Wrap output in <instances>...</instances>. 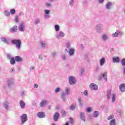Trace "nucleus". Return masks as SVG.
Instances as JSON below:
<instances>
[{
    "mask_svg": "<svg viewBox=\"0 0 125 125\" xmlns=\"http://www.w3.org/2000/svg\"><path fill=\"white\" fill-rule=\"evenodd\" d=\"M12 43L16 45L17 49L20 50L21 49V40L19 39H13L11 41Z\"/></svg>",
    "mask_w": 125,
    "mask_h": 125,
    "instance_id": "obj_1",
    "label": "nucleus"
},
{
    "mask_svg": "<svg viewBox=\"0 0 125 125\" xmlns=\"http://www.w3.org/2000/svg\"><path fill=\"white\" fill-rule=\"evenodd\" d=\"M21 125H24L28 121V116L26 114H23L21 116Z\"/></svg>",
    "mask_w": 125,
    "mask_h": 125,
    "instance_id": "obj_2",
    "label": "nucleus"
},
{
    "mask_svg": "<svg viewBox=\"0 0 125 125\" xmlns=\"http://www.w3.org/2000/svg\"><path fill=\"white\" fill-rule=\"evenodd\" d=\"M103 28V25L101 24H97L95 27V30L96 31V32L98 34H100L101 33V31H102V28Z\"/></svg>",
    "mask_w": 125,
    "mask_h": 125,
    "instance_id": "obj_3",
    "label": "nucleus"
},
{
    "mask_svg": "<svg viewBox=\"0 0 125 125\" xmlns=\"http://www.w3.org/2000/svg\"><path fill=\"white\" fill-rule=\"evenodd\" d=\"M69 83L71 85H73V84H75L76 83V78L75 77L73 76H71L69 78Z\"/></svg>",
    "mask_w": 125,
    "mask_h": 125,
    "instance_id": "obj_4",
    "label": "nucleus"
},
{
    "mask_svg": "<svg viewBox=\"0 0 125 125\" xmlns=\"http://www.w3.org/2000/svg\"><path fill=\"white\" fill-rule=\"evenodd\" d=\"M65 37V33L62 31H60L56 35V38L57 39H60V38H64Z\"/></svg>",
    "mask_w": 125,
    "mask_h": 125,
    "instance_id": "obj_5",
    "label": "nucleus"
},
{
    "mask_svg": "<svg viewBox=\"0 0 125 125\" xmlns=\"http://www.w3.org/2000/svg\"><path fill=\"white\" fill-rule=\"evenodd\" d=\"M8 87L9 88H12L13 87V85H14V81H13L12 80L9 79L8 80Z\"/></svg>",
    "mask_w": 125,
    "mask_h": 125,
    "instance_id": "obj_6",
    "label": "nucleus"
},
{
    "mask_svg": "<svg viewBox=\"0 0 125 125\" xmlns=\"http://www.w3.org/2000/svg\"><path fill=\"white\" fill-rule=\"evenodd\" d=\"M25 22L21 23L19 26V30L20 32H24V28H25Z\"/></svg>",
    "mask_w": 125,
    "mask_h": 125,
    "instance_id": "obj_7",
    "label": "nucleus"
},
{
    "mask_svg": "<svg viewBox=\"0 0 125 125\" xmlns=\"http://www.w3.org/2000/svg\"><path fill=\"white\" fill-rule=\"evenodd\" d=\"M90 88H91L92 90H97L98 89V86L92 83L90 84Z\"/></svg>",
    "mask_w": 125,
    "mask_h": 125,
    "instance_id": "obj_8",
    "label": "nucleus"
},
{
    "mask_svg": "<svg viewBox=\"0 0 125 125\" xmlns=\"http://www.w3.org/2000/svg\"><path fill=\"white\" fill-rule=\"evenodd\" d=\"M37 117L40 119H43V118H45V114L43 112L41 111L37 114Z\"/></svg>",
    "mask_w": 125,
    "mask_h": 125,
    "instance_id": "obj_9",
    "label": "nucleus"
},
{
    "mask_svg": "<svg viewBox=\"0 0 125 125\" xmlns=\"http://www.w3.org/2000/svg\"><path fill=\"white\" fill-rule=\"evenodd\" d=\"M1 41L2 42H4V43H7V44L9 43V39L6 38L5 37H1Z\"/></svg>",
    "mask_w": 125,
    "mask_h": 125,
    "instance_id": "obj_10",
    "label": "nucleus"
},
{
    "mask_svg": "<svg viewBox=\"0 0 125 125\" xmlns=\"http://www.w3.org/2000/svg\"><path fill=\"white\" fill-rule=\"evenodd\" d=\"M44 13H45V15H44V18H45L46 19L49 18V13H50V11L47 9L45 10Z\"/></svg>",
    "mask_w": 125,
    "mask_h": 125,
    "instance_id": "obj_11",
    "label": "nucleus"
},
{
    "mask_svg": "<svg viewBox=\"0 0 125 125\" xmlns=\"http://www.w3.org/2000/svg\"><path fill=\"white\" fill-rule=\"evenodd\" d=\"M105 62H106V59L104 57H103L102 58H101L99 61L100 66H103Z\"/></svg>",
    "mask_w": 125,
    "mask_h": 125,
    "instance_id": "obj_12",
    "label": "nucleus"
},
{
    "mask_svg": "<svg viewBox=\"0 0 125 125\" xmlns=\"http://www.w3.org/2000/svg\"><path fill=\"white\" fill-rule=\"evenodd\" d=\"M68 53L69 56H74V55L75 54V49H74V48H70Z\"/></svg>",
    "mask_w": 125,
    "mask_h": 125,
    "instance_id": "obj_13",
    "label": "nucleus"
},
{
    "mask_svg": "<svg viewBox=\"0 0 125 125\" xmlns=\"http://www.w3.org/2000/svg\"><path fill=\"white\" fill-rule=\"evenodd\" d=\"M59 113H58V112H56L53 117L54 121H55V122H57V121H58V119H59Z\"/></svg>",
    "mask_w": 125,
    "mask_h": 125,
    "instance_id": "obj_14",
    "label": "nucleus"
},
{
    "mask_svg": "<svg viewBox=\"0 0 125 125\" xmlns=\"http://www.w3.org/2000/svg\"><path fill=\"white\" fill-rule=\"evenodd\" d=\"M113 63H119L120 62V58L115 57L112 58Z\"/></svg>",
    "mask_w": 125,
    "mask_h": 125,
    "instance_id": "obj_15",
    "label": "nucleus"
},
{
    "mask_svg": "<svg viewBox=\"0 0 125 125\" xmlns=\"http://www.w3.org/2000/svg\"><path fill=\"white\" fill-rule=\"evenodd\" d=\"M20 105L21 108V109H24V108H25V107H26V104H25V102H24V101L21 100L20 102Z\"/></svg>",
    "mask_w": 125,
    "mask_h": 125,
    "instance_id": "obj_16",
    "label": "nucleus"
},
{
    "mask_svg": "<svg viewBox=\"0 0 125 125\" xmlns=\"http://www.w3.org/2000/svg\"><path fill=\"white\" fill-rule=\"evenodd\" d=\"M15 60L16 62H22L23 61V60H22V58L17 56L15 57Z\"/></svg>",
    "mask_w": 125,
    "mask_h": 125,
    "instance_id": "obj_17",
    "label": "nucleus"
},
{
    "mask_svg": "<svg viewBox=\"0 0 125 125\" xmlns=\"http://www.w3.org/2000/svg\"><path fill=\"white\" fill-rule=\"evenodd\" d=\"M80 119H81L82 121H83V122H85V116H84V113L81 112L80 113Z\"/></svg>",
    "mask_w": 125,
    "mask_h": 125,
    "instance_id": "obj_18",
    "label": "nucleus"
},
{
    "mask_svg": "<svg viewBox=\"0 0 125 125\" xmlns=\"http://www.w3.org/2000/svg\"><path fill=\"white\" fill-rule=\"evenodd\" d=\"M112 4H113L112 3V2H108L105 5L106 9H111V7H112Z\"/></svg>",
    "mask_w": 125,
    "mask_h": 125,
    "instance_id": "obj_19",
    "label": "nucleus"
},
{
    "mask_svg": "<svg viewBox=\"0 0 125 125\" xmlns=\"http://www.w3.org/2000/svg\"><path fill=\"white\" fill-rule=\"evenodd\" d=\"M119 88L120 90L122 91V92H124V91H125V84H122L121 85L119 86Z\"/></svg>",
    "mask_w": 125,
    "mask_h": 125,
    "instance_id": "obj_20",
    "label": "nucleus"
},
{
    "mask_svg": "<svg viewBox=\"0 0 125 125\" xmlns=\"http://www.w3.org/2000/svg\"><path fill=\"white\" fill-rule=\"evenodd\" d=\"M67 94L65 93V92H62L61 94L62 99L63 101H66V96H67Z\"/></svg>",
    "mask_w": 125,
    "mask_h": 125,
    "instance_id": "obj_21",
    "label": "nucleus"
},
{
    "mask_svg": "<svg viewBox=\"0 0 125 125\" xmlns=\"http://www.w3.org/2000/svg\"><path fill=\"white\" fill-rule=\"evenodd\" d=\"M111 93H112V90H108L107 91V93H106L107 99H110V97L111 96Z\"/></svg>",
    "mask_w": 125,
    "mask_h": 125,
    "instance_id": "obj_22",
    "label": "nucleus"
},
{
    "mask_svg": "<svg viewBox=\"0 0 125 125\" xmlns=\"http://www.w3.org/2000/svg\"><path fill=\"white\" fill-rule=\"evenodd\" d=\"M47 103H48L47 101L46 100L42 101L40 104V107L42 108V107H43V106H44V105H46Z\"/></svg>",
    "mask_w": 125,
    "mask_h": 125,
    "instance_id": "obj_23",
    "label": "nucleus"
},
{
    "mask_svg": "<svg viewBox=\"0 0 125 125\" xmlns=\"http://www.w3.org/2000/svg\"><path fill=\"white\" fill-rule=\"evenodd\" d=\"M41 44L42 48H45V47L47 46V44L45 42H44V41H42L41 42Z\"/></svg>",
    "mask_w": 125,
    "mask_h": 125,
    "instance_id": "obj_24",
    "label": "nucleus"
},
{
    "mask_svg": "<svg viewBox=\"0 0 125 125\" xmlns=\"http://www.w3.org/2000/svg\"><path fill=\"white\" fill-rule=\"evenodd\" d=\"M12 33H16L17 32V26H14L11 30Z\"/></svg>",
    "mask_w": 125,
    "mask_h": 125,
    "instance_id": "obj_25",
    "label": "nucleus"
},
{
    "mask_svg": "<svg viewBox=\"0 0 125 125\" xmlns=\"http://www.w3.org/2000/svg\"><path fill=\"white\" fill-rule=\"evenodd\" d=\"M112 37L113 38L119 37V30H116L114 33L112 34Z\"/></svg>",
    "mask_w": 125,
    "mask_h": 125,
    "instance_id": "obj_26",
    "label": "nucleus"
},
{
    "mask_svg": "<svg viewBox=\"0 0 125 125\" xmlns=\"http://www.w3.org/2000/svg\"><path fill=\"white\" fill-rule=\"evenodd\" d=\"M102 39L104 42H106L108 40V35L107 34H103L102 35Z\"/></svg>",
    "mask_w": 125,
    "mask_h": 125,
    "instance_id": "obj_27",
    "label": "nucleus"
},
{
    "mask_svg": "<svg viewBox=\"0 0 125 125\" xmlns=\"http://www.w3.org/2000/svg\"><path fill=\"white\" fill-rule=\"evenodd\" d=\"M8 105H9V103L5 102L3 104V107L6 109V110H8Z\"/></svg>",
    "mask_w": 125,
    "mask_h": 125,
    "instance_id": "obj_28",
    "label": "nucleus"
},
{
    "mask_svg": "<svg viewBox=\"0 0 125 125\" xmlns=\"http://www.w3.org/2000/svg\"><path fill=\"white\" fill-rule=\"evenodd\" d=\"M99 111H95L94 113H93V116L94 117V118H98V117H99Z\"/></svg>",
    "mask_w": 125,
    "mask_h": 125,
    "instance_id": "obj_29",
    "label": "nucleus"
},
{
    "mask_svg": "<svg viewBox=\"0 0 125 125\" xmlns=\"http://www.w3.org/2000/svg\"><path fill=\"white\" fill-rule=\"evenodd\" d=\"M54 28L56 32H59L60 31V26L58 24L55 25Z\"/></svg>",
    "mask_w": 125,
    "mask_h": 125,
    "instance_id": "obj_30",
    "label": "nucleus"
},
{
    "mask_svg": "<svg viewBox=\"0 0 125 125\" xmlns=\"http://www.w3.org/2000/svg\"><path fill=\"white\" fill-rule=\"evenodd\" d=\"M10 60V64L11 65H14L15 64V59L14 58L12 57Z\"/></svg>",
    "mask_w": 125,
    "mask_h": 125,
    "instance_id": "obj_31",
    "label": "nucleus"
},
{
    "mask_svg": "<svg viewBox=\"0 0 125 125\" xmlns=\"http://www.w3.org/2000/svg\"><path fill=\"white\" fill-rule=\"evenodd\" d=\"M116 98H117L116 94H113L112 95V102H113V103H114V102H115V101H116Z\"/></svg>",
    "mask_w": 125,
    "mask_h": 125,
    "instance_id": "obj_32",
    "label": "nucleus"
},
{
    "mask_svg": "<svg viewBox=\"0 0 125 125\" xmlns=\"http://www.w3.org/2000/svg\"><path fill=\"white\" fill-rule=\"evenodd\" d=\"M66 95H69L70 94V88L68 87H65V92H64Z\"/></svg>",
    "mask_w": 125,
    "mask_h": 125,
    "instance_id": "obj_33",
    "label": "nucleus"
},
{
    "mask_svg": "<svg viewBox=\"0 0 125 125\" xmlns=\"http://www.w3.org/2000/svg\"><path fill=\"white\" fill-rule=\"evenodd\" d=\"M62 60L63 61H66V60H67V59H68V57H67V55H66L65 54H62Z\"/></svg>",
    "mask_w": 125,
    "mask_h": 125,
    "instance_id": "obj_34",
    "label": "nucleus"
},
{
    "mask_svg": "<svg viewBox=\"0 0 125 125\" xmlns=\"http://www.w3.org/2000/svg\"><path fill=\"white\" fill-rule=\"evenodd\" d=\"M103 78L104 79L105 82H107V72H104L103 74Z\"/></svg>",
    "mask_w": 125,
    "mask_h": 125,
    "instance_id": "obj_35",
    "label": "nucleus"
},
{
    "mask_svg": "<svg viewBox=\"0 0 125 125\" xmlns=\"http://www.w3.org/2000/svg\"><path fill=\"white\" fill-rule=\"evenodd\" d=\"M34 23L36 24H40L41 23V20L39 18L36 19L34 20Z\"/></svg>",
    "mask_w": 125,
    "mask_h": 125,
    "instance_id": "obj_36",
    "label": "nucleus"
},
{
    "mask_svg": "<svg viewBox=\"0 0 125 125\" xmlns=\"http://www.w3.org/2000/svg\"><path fill=\"white\" fill-rule=\"evenodd\" d=\"M76 109V105L75 104H71V105L69 107V110L71 111H74Z\"/></svg>",
    "mask_w": 125,
    "mask_h": 125,
    "instance_id": "obj_37",
    "label": "nucleus"
},
{
    "mask_svg": "<svg viewBox=\"0 0 125 125\" xmlns=\"http://www.w3.org/2000/svg\"><path fill=\"white\" fill-rule=\"evenodd\" d=\"M10 13L12 15H13L14 14H15L16 13V10L15 9H12L10 10Z\"/></svg>",
    "mask_w": 125,
    "mask_h": 125,
    "instance_id": "obj_38",
    "label": "nucleus"
},
{
    "mask_svg": "<svg viewBox=\"0 0 125 125\" xmlns=\"http://www.w3.org/2000/svg\"><path fill=\"white\" fill-rule=\"evenodd\" d=\"M110 125H116V120H115V119H112L110 122Z\"/></svg>",
    "mask_w": 125,
    "mask_h": 125,
    "instance_id": "obj_39",
    "label": "nucleus"
},
{
    "mask_svg": "<svg viewBox=\"0 0 125 125\" xmlns=\"http://www.w3.org/2000/svg\"><path fill=\"white\" fill-rule=\"evenodd\" d=\"M61 113L63 117H66V115L67 114V113H66L64 110H62Z\"/></svg>",
    "mask_w": 125,
    "mask_h": 125,
    "instance_id": "obj_40",
    "label": "nucleus"
},
{
    "mask_svg": "<svg viewBox=\"0 0 125 125\" xmlns=\"http://www.w3.org/2000/svg\"><path fill=\"white\" fill-rule=\"evenodd\" d=\"M4 15H5V16H9V15H10V13L9 12V11L6 10L4 12Z\"/></svg>",
    "mask_w": 125,
    "mask_h": 125,
    "instance_id": "obj_41",
    "label": "nucleus"
},
{
    "mask_svg": "<svg viewBox=\"0 0 125 125\" xmlns=\"http://www.w3.org/2000/svg\"><path fill=\"white\" fill-rule=\"evenodd\" d=\"M66 46L67 47V48H68V49H70V48H71V43H70V42H67L66 43Z\"/></svg>",
    "mask_w": 125,
    "mask_h": 125,
    "instance_id": "obj_42",
    "label": "nucleus"
},
{
    "mask_svg": "<svg viewBox=\"0 0 125 125\" xmlns=\"http://www.w3.org/2000/svg\"><path fill=\"white\" fill-rule=\"evenodd\" d=\"M74 3H75V1L74 0H70L69 5L70 6H73V5H74Z\"/></svg>",
    "mask_w": 125,
    "mask_h": 125,
    "instance_id": "obj_43",
    "label": "nucleus"
},
{
    "mask_svg": "<svg viewBox=\"0 0 125 125\" xmlns=\"http://www.w3.org/2000/svg\"><path fill=\"white\" fill-rule=\"evenodd\" d=\"M124 34L123 31H120V30H118V36H119V37H122V36H123Z\"/></svg>",
    "mask_w": 125,
    "mask_h": 125,
    "instance_id": "obj_44",
    "label": "nucleus"
},
{
    "mask_svg": "<svg viewBox=\"0 0 125 125\" xmlns=\"http://www.w3.org/2000/svg\"><path fill=\"white\" fill-rule=\"evenodd\" d=\"M114 117L115 116H114V115H110L108 117L107 120H108V121H109V120H112V119H114Z\"/></svg>",
    "mask_w": 125,
    "mask_h": 125,
    "instance_id": "obj_45",
    "label": "nucleus"
},
{
    "mask_svg": "<svg viewBox=\"0 0 125 125\" xmlns=\"http://www.w3.org/2000/svg\"><path fill=\"white\" fill-rule=\"evenodd\" d=\"M61 89L60 87H57L55 89V92L56 93H58V92H59L60 91Z\"/></svg>",
    "mask_w": 125,
    "mask_h": 125,
    "instance_id": "obj_46",
    "label": "nucleus"
},
{
    "mask_svg": "<svg viewBox=\"0 0 125 125\" xmlns=\"http://www.w3.org/2000/svg\"><path fill=\"white\" fill-rule=\"evenodd\" d=\"M51 55L53 57H56V56L57 55V53H56V52H53L51 53Z\"/></svg>",
    "mask_w": 125,
    "mask_h": 125,
    "instance_id": "obj_47",
    "label": "nucleus"
},
{
    "mask_svg": "<svg viewBox=\"0 0 125 125\" xmlns=\"http://www.w3.org/2000/svg\"><path fill=\"white\" fill-rule=\"evenodd\" d=\"M45 5L46 7H50V6H51V4L50 3L47 2L45 3Z\"/></svg>",
    "mask_w": 125,
    "mask_h": 125,
    "instance_id": "obj_48",
    "label": "nucleus"
},
{
    "mask_svg": "<svg viewBox=\"0 0 125 125\" xmlns=\"http://www.w3.org/2000/svg\"><path fill=\"white\" fill-rule=\"evenodd\" d=\"M122 66H125V59H122L121 61Z\"/></svg>",
    "mask_w": 125,
    "mask_h": 125,
    "instance_id": "obj_49",
    "label": "nucleus"
},
{
    "mask_svg": "<svg viewBox=\"0 0 125 125\" xmlns=\"http://www.w3.org/2000/svg\"><path fill=\"white\" fill-rule=\"evenodd\" d=\"M80 73H81V75H83V74L84 73V69L82 68L80 70Z\"/></svg>",
    "mask_w": 125,
    "mask_h": 125,
    "instance_id": "obj_50",
    "label": "nucleus"
},
{
    "mask_svg": "<svg viewBox=\"0 0 125 125\" xmlns=\"http://www.w3.org/2000/svg\"><path fill=\"white\" fill-rule=\"evenodd\" d=\"M21 97H24V96H26V94L25 93V91H22L21 94Z\"/></svg>",
    "mask_w": 125,
    "mask_h": 125,
    "instance_id": "obj_51",
    "label": "nucleus"
},
{
    "mask_svg": "<svg viewBox=\"0 0 125 125\" xmlns=\"http://www.w3.org/2000/svg\"><path fill=\"white\" fill-rule=\"evenodd\" d=\"M86 112H88V113H90L91 112V108L90 107H88L86 109Z\"/></svg>",
    "mask_w": 125,
    "mask_h": 125,
    "instance_id": "obj_52",
    "label": "nucleus"
},
{
    "mask_svg": "<svg viewBox=\"0 0 125 125\" xmlns=\"http://www.w3.org/2000/svg\"><path fill=\"white\" fill-rule=\"evenodd\" d=\"M83 94L85 95V96H87V95H88V91H87V90L84 91Z\"/></svg>",
    "mask_w": 125,
    "mask_h": 125,
    "instance_id": "obj_53",
    "label": "nucleus"
},
{
    "mask_svg": "<svg viewBox=\"0 0 125 125\" xmlns=\"http://www.w3.org/2000/svg\"><path fill=\"white\" fill-rule=\"evenodd\" d=\"M18 17L16 16L15 18V21L16 22V23H18V22H19V21H18Z\"/></svg>",
    "mask_w": 125,
    "mask_h": 125,
    "instance_id": "obj_54",
    "label": "nucleus"
},
{
    "mask_svg": "<svg viewBox=\"0 0 125 125\" xmlns=\"http://www.w3.org/2000/svg\"><path fill=\"white\" fill-rule=\"evenodd\" d=\"M104 0H98V3L100 4H102L104 2Z\"/></svg>",
    "mask_w": 125,
    "mask_h": 125,
    "instance_id": "obj_55",
    "label": "nucleus"
},
{
    "mask_svg": "<svg viewBox=\"0 0 125 125\" xmlns=\"http://www.w3.org/2000/svg\"><path fill=\"white\" fill-rule=\"evenodd\" d=\"M79 102L81 106H83V102L81 99H79Z\"/></svg>",
    "mask_w": 125,
    "mask_h": 125,
    "instance_id": "obj_56",
    "label": "nucleus"
},
{
    "mask_svg": "<svg viewBox=\"0 0 125 125\" xmlns=\"http://www.w3.org/2000/svg\"><path fill=\"white\" fill-rule=\"evenodd\" d=\"M14 72H15V69H14V68H12L11 70L10 73H11L12 74H13Z\"/></svg>",
    "mask_w": 125,
    "mask_h": 125,
    "instance_id": "obj_57",
    "label": "nucleus"
},
{
    "mask_svg": "<svg viewBox=\"0 0 125 125\" xmlns=\"http://www.w3.org/2000/svg\"><path fill=\"white\" fill-rule=\"evenodd\" d=\"M7 58H8V59H11V58H12V57H11V55L8 54L7 55Z\"/></svg>",
    "mask_w": 125,
    "mask_h": 125,
    "instance_id": "obj_58",
    "label": "nucleus"
},
{
    "mask_svg": "<svg viewBox=\"0 0 125 125\" xmlns=\"http://www.w3.org/2000/svg\"><path fill=\"white\" fill-rule=\"evenodd\" d=\"M34 88H38V87H39V85H38V84L35 83L34 84Z\"/></svg>",
    "mask_w": 125,
    "mask_h": 125,
    "instance_id": "obj_59",
    "label": "nucleus"
},
{
    "mask_svg": "<svg viewBox=\"0 0 125 125\" xmlns=\"http://www.w3.org/2000/svg\"><path fill=\"white\" fill-rule=\"evenodd\" d=\"M19 16H24V13L21 12L19 14Z\"/></svg>",
    "mask_w": 125,
    "mask_h": 125,
    "instance_id": "obj_60",
    "label": "nucleus"
},
{
    "mask_svg": "<svg viewBox=\"0 0 125 125\" xmlns=\"http://www.w3.org/2000/svg\"><path fill=\"white\" fill-rule=\"evenodd\" d=\"M69 122H70V123H71V124H73V118H69Z\"/></svg>",
    "mask_w": 125,
    "mask_h": 125,
    "instance_id": "obj_61",
    "label": "nucleus"
},
{
    "mask_svg": "<svg viewBox=\"0 0 125 125\" xmlns=\"http://www.w3.org/2000/svg\"><path fill=\"white\" fill-rule=\"evenodd\" d=\"M39 58L40 60H42V55H39Z\"/></svg>",
    "mask_w": 125,
    "mask_h": 125,
    "instance_id": "obj_62",
    "label": "nucleus"
},
{
    "mask_svg": "<svg viewBox=\"0 0 125 125\" xmlns=\"http://www.w3.org/2000/svg\"><path fill=\"white\" fill-rule=\"evenodd\" d=\"M30 70H35V67H34V66H31V67H30Z\"/></svg>",
    "mask_w": 125,
    "mask_h": 125,
    "instance_id": "obj_63",
    "label": "nucleus"
},
{
    "mask_svg": "<svg viewBox=\"0 0 125 125\" xmlns=\"http://www.w3.org/2000/svg\"><path fill=\"white\" fill-rule=\"evenodd\" d=\"M123 75H125V67H123Z\"/></svg>",
    "mask_w": 125,
    "mask_h": 125,
    "instance_id": "obj_64",
    "label": "nucleus"
}]
</instances>
